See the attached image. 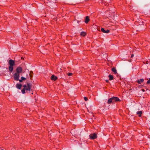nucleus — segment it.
Masks as SVG:
<instances>
[{
  "instance_id": "9d476101",
  "label": "nucleus",
  "mask_w": 150,
  "mask_h": 150,
  "mask_svg": "<svg viewBox=\"0 0 150 150\" xmlns=\"http://www.w3.org/2000/svg\"><path fill=\"white\" fill-rule=\"evenodd\" d=\"M22 85L21 84L17 83L16 85V87L19 89H21Z\"/></svg>"
},
{
  "instance_id": "423d86ee",
  "label": "nucleus",
  "mask_w": 150,
  "mask_h": 150,
  "mask_svg": "<svg viewBox=\"0 0 150 150\" xmlns=\"http://www.w3.org/2000/svg\"><path fill=\"white\" fill-rule=\"evenodd\" d=\"M112 97L113 102H114V101H120V99L117 97Z\"/></svg>"
},
{
  "instance_id": "cd10ccee",
  "label": "nucleus",
  "mask_w": 150,
  "mask_h": 150,
  "mask_svg": "<svg viewBox=\"0 0 150 150\" xmlns=\"http://www.w3.org/2000/svg\"><path fill=\"white\" fill-rule=\"evenodd\" d=\"M23 59V57H22V58H21V59Z\"/></svg>"
},
{
  "instance_id": "ddd939ff",
  "label": "nucleus",
  "mask_w": 150,
  "mask_h": 150,
  "mask_svg": "<svg viewBox=\"0 0 150 150\" xmlns=\"http://www.w3.org/2000/svg\"><path fill=\"white\" fill-rule=\"evenodd\" d=\"M142 113V112L141 111H138L137 112V114L139 115V117L141 116Z\"/></svg>"
},
{
  "instance_id": "4468645a",
  "label": "nucleus",
  "mask_w": 150,
  "mask_h": 150,
  "mask_svg": "<svg viewBox=\"0 0 150 150\" xmlns=\"http://www.w3.org/2000/svg\"><path fill=\"white\" fill-rule=\"evenodd\" d=\"M144 81V79H140V80H138L137 81V82L138 83L140 84L141 82H143Z\"/></svg>"
},
{
  "instance_id": "39448f33",
  "label": "nucleus",
  "mask_w": 150,
  "mask_h": 150,
  "mask_svg": "<svg viewBox=\"0 0 150 150\" xmlns=\"http://www.w3.org/2000/svg\"><path fill=\"white\" fill-rule=\"evenodd\" d=\"M9 63L10 64V65L11 66H13L15 65V63L14 60L11 59L9 60Z\"/></svg>"
},
{
  "instance_id": "7ed1b4c3",
  "label": "nucleus",
  "mask_w": 150,
  "mask_h": 150,
  "mask_svg": "<svg viewBox=\"0 0 150 150\" xmlns=\"http://www.w3.org/2000/svg\"><path fill=\"white\" fill-rule=\"evenodd\" d=\"M20 77L19 74L17 73H15L13 75L14 79L16 81H18Z\"/></svg>"
},
{
  "instance_id": "b1692460",
  "label": "nucleus",
  "mask_w": 150,
  "mask_h": 150,
  "mask_svg": "<svg viewBox=\"0 0 150 150\" xmlns=\"http://www.w3.org/2000/svg\"><path fill=\"white\" fill-rule=\"evenodd\" d=\"M134 56V55L133 54H132L131 57V58H132Z\"/></svg>"
},
{
  "instance_id": "dca6fc26",
  "label": "nucleus",
  "mask_w": 150,
  "mask_h": 150,
  "mask_svg": "<svg viewBox=\"0 0 150 150\" xmlns=\"http://www.w3.org/2000/svg\"><path fill=\"white\" fill-rule=\"evenodd\" d=\"M108 77L109 78V80H112L113 79V76L111 74H110L109 75Z\"/></svg>"
},
{
  "instance_id": "f3484780",
  "label": "nucleus",
  "mask_w": 150,
  "mask_h": 150,
  "mask_svg": "<svg viewBox=\"0 0 150 150\" xmlns=\"http://www.w3.org/2000/svg\"><path fill=\"white\" fill-rule=\"evenodd\" d=\"M80 35L81 36H84L86 35V34L85 32H81Z\"/></svg>"
},
{
  "instance_id": "4be33fe9",
  "label": "nucleus",
  "mask_w": 150,
  "mask_h": 150,
  "mask_svg": "<svg viewBox=\"0 0 150 150\" xmlns=\"http://www.w3.org/2000/svg\"><path fill=\"white\" fill-rule=\"evenodd\" d=\"M147 83H150V78H149V80L147 81Z\"/></svg>"
},
{
  "instance_id": "f8f14e48",
  "label": "nucleus",
  "mask_w": 150,
  "mask_h": 150,
  "mask_svg": "<svg viewBox=\"0 0 150 150\" xmlns=\"http://www.w3.org/2000/svg\"><path fill=\"white\" fill-rule=\"evenodd\" d=\"M13 66H11L10 65L8 68L9 71L11 72L13 71Z\"/></svg>"
},
{
  "instance_id": "1a4fd4ad",
  "label": "nucleus",
  "mask_w": 150,
  "mask_h": 150,
  "mask_svg": "<svg viewBox=\"0 0 150 150\" xmlns=\"http://www.w3.org/2000/svg\"><path fill=\"white\" fill-rule=\"evenodd\" d=\"M51 79L52 80L55 81L57 79V77L56 76H55L54 75H53L52 76Z\"/></svg>"
},
{
  "instance_id": "6e6552de",
  "label": "nucleus",
  "mask_w": 150,
  "mask_h": 150,
  "mask_svg": "<svg viewBox=\"0 0 150 150\" xmlns=\"http://www.w3.org/2000/svg\"><path fill=\"white\" fill-rule=\"evenodd\" d=\"M113 98L112 97L110 98L109 100H108L107 103L108 104H110L111 103H113Z\"/></svg>"
},
{
  "instance_id": "2eb2a0df",
  "label": "nucleus",
  "mask_w": 150,
  "mask_h": 150,
  "mask_svg": "<svg viewBox=\"0 0 150 150\" xmlns=\"http://www.w3.org/2000/svg\"><path fill=\"white\" fill-rule=\"evenodd\" d=\"M112 71L114 72L115 74H116L117 73V70L115 68H113L112 69Z\"/></svg>"
},
{
  "instance_id": "bb28decb",
  "label": "nucleus",
  "mask_w": 150,
  "mask_h": 150,
  "mask_svg": "<svg viewBox=\"0 0 150 150\" xmlns=\"http://www.w3.org/2000/svg\"><path fill=\"white\" fill-rule=\"evenodd\" d=\"M148 61H147V62H146V64H148Z\"/></svg>"
},
{
  "instance_id": "393cba45",
  "label": "nucleus",
  "mask_w": 150,
  "mask_h": 150,
  "mask_svg": "<svg viewBox=\"0 0 150 150\" xmlns=\"http://www.w3.org/2000/svg\"><path fill=\"white\" fill-rule=\"evenodd\" d=\"M106 81L107 82H109V80H106Z\"/></svg>"
},
{
  "instance_id": "0eeeda50",
  "label": "nucleus",
  "mask_w": 150,
  "mask_h": 150,
  "mask_svg": "<svg viewBox=\"0 0 150 150\" xmlns=\"http://www.w3.org/2000/svg\"><path fill=\"white\" fill-rule=\"evenodd\" d=\"M101 30L103 33H109L110 32V30H105L103 28H101Z\"/></svg>"
},
{
  "instance_id": "6ab92c4d",
  "label": "nucleus",
  "mask_w": 150,
  "mask_h": 150,
  "mask_svg": "<svg viewBox=\"0 0 150 150\" xmlns=\"http://www.w3.org/2000/svg\"><path fill=\"white\" fill-rule=\"evenodd\" d=\"M33 73V72L32 71H30V77H32V76L31 74H32Z\"/></svg>"
},
{
  "instance_id": "aec40b11",
  "label": "nucleus",
  "mask_w": 150,
  "mask_h": 150,
  "mask_svg": "<svg viewBox=\"0 0 150 150\" xmlns=\"http://www.w3.org/2000/svg\"><path fill=\"white\" fill-rule=\"evenodd\" d=\"M72 74L71 73H67V75L69 76H71Z\"/></svg>"
},
{
  "instance_id": "9b49d317",
  "label": "nucleus",
  "mask_w": 150,
  "mask_h": 150,
  "mask_svg": "<svg viewBox=\"0 0 150 150\" xmlns=\"http://www.w3.org/2000/svg\"><path fill=\"white\" fill-rule=\"evenodd\" d=\"M85 22L86 23H87L88 21H89L90 19H89V16H86L85 17Z\"/></svg>"
},
{
  "instance_id": "f03ea898",
  "label": "nucleus",
  "mask_w": 150,
  "mask_h": 150,
  "mask_svg": "<svg viewBox=\"0 0 150 150\" xmlns=\"http://www.w3.org/2000/svg\"><path fill=\"white\" fill-rule=\"evenodd\" d=\"M90 139H94L97 137V134L95 133H93L91 134L89 136Z\"/></svg>"
},
{
  "instance_id": "20e7f679",
  "label": "nucleus",
  "mask_w": 150,
  "mask_h": 150,
  "mask_svg": "<svg viewBox=\"0 0 150 150\" xmlns=\"http://www.w3.org/2000/svg\"><path fill=\"white\" fill-rule=\"evenodd\" d=\"M16 72L18 74L21 73L22 71V69L20 67H18L16 69Z\"/></svg>"
},
{
  "instance_id": "f257e3e1",
  "label": "nucleus",
  "mask_w": 150,
  "mask_h": 150,
  "mask_svg": "<svg viewBox=\"0 0 150 150\" xmlns=\"http://www.w3.org/2000/svg\"><path fill=\"white\" fill-rule=\"evenodd\" d=\"M24 88L21 90V92L22 93L24 94L25 93V90L30 91L32 87L31 84L30 83H27V85L25 84L23 85Z\"/></svg>"
},
{
  "instance_id": "412c9836",
  "label": "nucleus",
  "mask_w": 150,
  "mask_h": 150,
  "mask_svg": "<svg viewBox=\"0 0 150 150\" xmlns=\"http://www.w3.org/2000/svg\"><path fill=\"white\" fill-rule=\"evenodd\" d=\"M84 98L85 101H87L88 100L87 98L86 97H84Z\"/></svg>"
},
{
  "instance_id": "a878e982",
  "label": "nucleus",
  "mask_w": 150,
  "mask_h": 150,
  "mask_svg": "<svg viewBox=\"0 0 150 150\" xmlns=\"http://www.w3.org/2000/svg\"><path fill=\"white\" fill-rule=\"evenodd\" d=\"M142 91H143V92H144V91H145V90H144V89H142Z\"/></svg>"
},
{
  "instance_id": "5701e85b",
  "label": "nucleus",
  "mask_w": 150,
  "mask_h": 150,
  "mask_svg": "<svg viewBox=\"0 0 150 150\" xmlns=\"http://www.w3.org/2000/svg\"><path fill=\"white\" fill-rule=\"evenodd\" d=\"M20 82H22L23 81L21 79L18 80Z\"/></svg>"
},
{
  "instance_id": "a211bd4d",
  "label": "nucleus",
  "mask_w": 150,
  "mask_h": 150,
  "mask_svg": "<svg viewBox=\"0 0 150 150\" xmlns=\"http://www.w3.org/2000/svg\"><path fill=\"white\" fill-rule=\"evenodd\" d=\"M21 79L23 81L25 80L26 79V78L23 77H21Z\"/></svg>"
}]
</instances>
